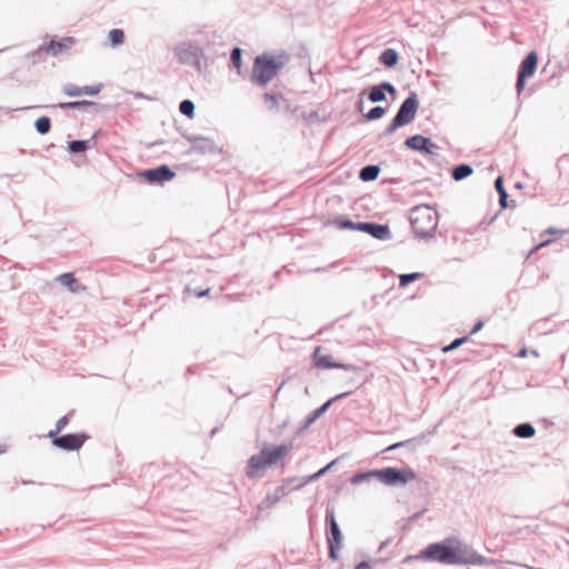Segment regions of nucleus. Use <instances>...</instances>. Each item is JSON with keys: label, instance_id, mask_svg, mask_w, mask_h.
I'll return each mask as SVG.
<instances>
[{"label": "nucleus", "instance_id": "obj_38", "mask_svg": "<svg viewBox=\"0 0 569 569\" xmlns=\"http://www.w3.org/2000/svg\"><path fill=\"white\" fill-rule=\"evenodd\" d=\"M421 276L422 274L420 272L402 273L399 276V286L401 288H405L409 286L411 282L420 279Z\"/></svg>", "mask_w": 569, "mask_h": 569}, {"label": "nucleus", "instance_id": "obj_34", "mask_svg": "<svg viewBox=\"0 0 569 569\" xmlns=\"http://www.w3.org/2000/svg\"><path fill=\"white\" fill-rule=\"evenodd\" d=\"M386 112H387V109L385 107L376 106V107L371 108L367 113H365L363 118L367 121H375V120L382 118L386 114Z\"/></svg>", "mask_w": 569, "mask_h": 569}, {"label": "nucleus", "instance_id": "obj_57", "mask_svg": "<svg viewBox=\"0 0 569 569\" xmlns=\"http://www.w3.org/2000/svg\"><path fill=\"white\" fill-rule=\"evenodd\" d=\"M24 485L33 483L32 481H23Z\"/></svg>", "mask_w": 569, "mask_h": 569}, {"label": "nucleus", "instance_id": "obj_13", "mask_svg": "<svg viewBox=\"0 0 569 569\" xmlns=\"http://www.w3.org/2000/svg\"><path fill=\"white\" fill-rule=\"evenodd\" d=\"M358 231L368 233L372 238L378 239V240L391 239V231L387 224L363 221V222H359Z\"/></svg>", "mask_w": 569, "mask_h": 569}, {"label": "nucleus", "instance_id": "obj_21", "mask_svg": "<svg viewBox=\"0 0 569 569\" xmlns=\"http://www.w3.org/2000/svg\"><path fill=\"white\" fill-rule=\"evenodd\" d=\"M398 60L399 54L392 48L385 49L379 56V62L386 68H393L398 63Z\"/></svg>", "mask_w": 569, "mask_h": 569}, {"label": "nucleus", "instance_id": "obj_49", "mask_svg": "<svg viewBox=\"0 0 569 569\" xmlns=\"http://www.w3.org/2000/svg\"><path fill=\"white\" fill-rule=\"evenodd\" d=\"M355 569H372L368 561H361Z\"/></svg>", "mask_w": 569, "mask_h": 569}, {"label": "nucleus", "instance_id": "obj_24", "mask_svg": "<svg viewBox=\"0 0 569 569\" xmlns=\"http://www.w3.org/2000/svg\"><path fill=\"white\" fill-rule=\"evenodd\" d=\"M512 433L518 438L529 439L536 435V429L530 422H522L513 428Z\"/></svg>", "mask_w": 569, "mask_h": 569}, {"label": "nucleus", "instance_id": "obj_7", "mask_svg": "<svg viewBox=\"0 0 569 569\" xmlns=\"http://www.w3.org/2000/svg\"><path fill=\"white\" fill-rule=\"evenodd\" d=\"M416 477V472L409 467L401 469L396 467L378 469V480L386 486H405L415 480Z\"/></svg>", "mask_w": 569, "mask_h": 569}, {"label": "nucleus", "instance_id": "obj_52", "mask_svg": "<svg viewBox=\"0 0 569 569\" xmlns=\"http://www.w3.org/2000/svg\"><path fill=\"white\" fill-rule=\"evenodd\" d=\"M362 106H363V102H362V99L360 98V100L357 102V109L359 111H362Z\"/></svg>", "mask_w": 569, "mask_h": 569}, {"label": "nucleus", "instance_id": "obj_31", "mask_svg": "<svg viewBox=\"0 0 569 569\" xmlns=\"http://www.w3.org/2000/svg\"><path fill=\"white\" fill-rule=\"evenodd\" d=\"M34 128L38 133L47 134L51 129V120L47 116L38 118L34 122Z\"/></svg>", "mask_w": 569, "mask_h": 569}, {"label": "nucleus", "instance_id": "obj_14", "mask_svg": "<svg viewBox=\"0 0 569 569\" xmlns=\"http://www.w3.org/2000/svg\"><path fill=\"white\" fill-rule=\"evenodd\" d=\"M351 395V391H346L342 393H339L335 396L333 398L327 400L325 403H322L319 408L311 411L303 420L302 429L309 428L317 419H319L329 408L330 406L340 399L347 398Z\"/></svg>", "mask_w": 569, "mask_h": 569}, {"label": "nucleus", "instance_id": "obj_42", "mask_svg": "<svg viewBox=\"0 0 569 569\" xmlns=\"http://www.w3.org/2000/svg\"><path fill=\"white\" fill-rule=\"evenodd\" d=\"M359 222H353L350 219H343L338 221L340 229L358 230Z\"/></svg>", "mask_w": 569, "mask_h": 569}, {"label": "nucleus", "instance_id": "obj_56", "mask_svg": "<svg viewBox=\"0 0 569 569\" xmlns=\"http://www.w3.org/2000/svg\"><path fill=\"white\" fill-rule=\"evenodd\" d=\"M549 232H550V233H553V232H555V229H553V228H550V229H549Z\"/></svg>", "mask_w": 569, "mask_h": 569}, {"label": "nucleus", "instance_id": "obj_2", "mask_svg": "<svg viewBox=\"0 0 569 569\" xmlns=\"http://www.w3.org/2000/svg\"><path fill=\"white\" fill-rule=\"evenodd\" d=\"M291 449V446L279 445L272 448L264 446L258 453L251 456L246 468V476L249 479L261 478L263 470L276 465Z\"/></svg>", "mask_w": 569, "mask_h": 569}, {"label": "nucleus", "instance_id": "obj_6", "mask_svg": "<svg viewBox=\"0 0 569 569\" xmlns=\"http://www.w3.org/2000/svg\"><path fill=\"white\" fill-rule=\"evenodd\" d=\"M326 523L328 526V550L329 558L333 561L339 558V549L342 547V532L336 520L335 509L327 508L326 510Z\"/></svg>", "mask_w": 569, "mask_h": 569}, {"label": "nucleus", "instance_id": "obj_48", "mask_svg": "<svg viewBox=\"0 0 569 569\" xmlns=\"http://www.w3.org/2000/svg\"><path fill=\"white\" fill-rule=\"evenodd\" d=\"M483 321L479 320L475 323L473 328L471 329L470 331V335H475L477 332H479L482 328H483Z\"/></svg>", "mask_w": 569, "mask_h": 569}, {"label": "nucleus", "instance_id": "obj_51", "mask_svg": "<svg viewBox=\"0 0 569 569\" xmlns=\"http://www.w3.org/2000/svg\"><path fill=\"white\" fill-rule=\"evenodd\" d=\"M210 289H206V290H201L199 292H197V296L198 297H204L209 293Z\"/></svg>", "mask_w": 569, "mask_h": 569}, {"label": "nucleus", "instance_id": "obj_10", "mask_svg": "<svg viewBox=\"0 0 569 569\" xmlns=\"http://www.w3.org/2000/svg\"><path fill=\"white\" fill-rule=\"evenodd\" d=\"M149 183L157 184L170 181L176 173L167 164H161L152 169L144 170L140 173Z\"/></svg>", "mask_w": 569, "mask_h": 569}, {"label": "nucleus", "instance_id": "obj_27", "mask_svg": "<svg viewBox=\"0 0 569 569\" xmlns=\"http://www.w3.org/2000/svg\"><path fill=\"white\" fill-rule=\"evenodd\" d=\"M371 478L378 479V469H372L365 472H357L351 477L350 481L352 485H360L365 481H369Z\"/></svg>", "mask_w": 569, "mask_h": 569}, {"label": "nucleus", "instance_id": "obj_15", "mask_svg": "<svg viewBox=\"0 0 569 569\" xmlns=\"http://www.w3.org/2000/svg\"><path fill=\"white\" fill-rule=\"evenodd\" d=\"M386 92L392 96L397 93L395 86L389 81H382L379 84L372 86L369 89L368 99L372 103L385 101Z\"/></svg>", "mask_w": 569, "mask_h": 569}, {"label": "nucleus", "instance_id": "obj_28", "mask_svg": "<svg viewBox=\"0 0 569 569\" xmlns=\"http://www.w3.org/2000/svg\"><path fill=\"white\" fill-rule=\"evenodd\" d=\"M495 188L499 194V204L501 208H507L508 207V203H507V199H508V193L503 187V179L501 176L497 177L496 180H495Z\"/></svg>", "mask_w": 569, "mask_h": 569}, {"label": "nucleus", "instance_id": "obj_40", "mask_svg": "<svg viewBox=\"0 0 569 569\" xmlns=\"http://www.w3.org/2000/svg\"><path fill=\"white\" fill-rule=\"evenodd\" d=\"M468 340V336L456 338L451 343L442 348V352L448 353L462 346Z\"/></svg>", "mask_w": 569, "mask_h": 569}, {"label": "nucleus", "instance_id": "obj_37", "mask_svg": "<svg viewBox=\"0 0 569 569\" xmlns=\"http://www.w3.org/2000/svg\"><path fill=\"white\" fill-rule=\"evenodd\" d=\"M179 111L191 119L194 116V103L189 99H184L179 104Z\"/></svg>", "mask_w": 569, "mask_h": 569}, {"label": "nucleus", "instance_id": "obj_35", "mask_svg": "<svg viewBox=\"0 0 569 569\" xmlns=\"http://www.w3.org/2000/svg\"><path fill=\"white\" fill-rule=\"evenodd\" d=\"M327 472H328V468L323 467L320 470H318L316 473H312L310 476H303V477H301V479H297L299 481V485L296 488H302L307 483L319 479Z\"/></svg>", "mask_w": 569, "mask_h": 569}, {"label": "nucleus", "instance_id": "obj_12", "mask_svg": "<svg viewBox=\"0 0 569 569\" xmlns=\"http://www.w3.org/2000/svg\"><path fill=\"white\" fill-rule=\"evenodd\" d=\"M88 438L89 436L83 432L62 435L56 439L54 447L66 451L79 450Z\"/></svg>", "mask_w": 569, "mask_h": 569}, {"label": "nucleus", "instance_id": "obj_45", "mask_svg": "<svg viewBox=\"0 0 569 569\" xmlns=\"http://www.w3.org/2000/svg\"><path fill=\"white\" fill-rule=\"evenodd\" d=\"M292 479H301V477H290V478L284 479L282 482L286 483V486L289 487V489H291V491L298 490L299 488H296V487L299 485V481L292 480Z\"/></svg>", "mask_w": 569, "mask_h": 569}, {"label": "nucleus", "instance_id": "obj_8", "mask_svg": "<svg viewBox=\"0 0 569 569\" xmlns=\"http://www.w3.org/2000/svg\"><path fill=\"white\" fill-rule=\"evenodd\" d=\"M418 109V94L415 91H411L400 104L395 118L399 120L403 126L409 124L415 119Z\"/></svg>", "mask_w": 569, "mask_h": 569}, {"label": "nucleus", "instance_id": "obj_36", "mask_svg": "<svg viewBox=\"0 0 569 569\" xmlns=\"http://www.w3.org/2000/svg\"><path fill=\"white\" fill-rule=\"evenodd\" d=\"M242 61V50L239 47H234L230 53V62L237 69L238 73H240Z\"/></svg>", "mask_w": 569, "mask_h": 569}, {"label": "nucleus", "instance_id": "obj_11", "mask_svg": "<svg viewBox=\"0 0 569 569\" xmlns=\"http://www.w3.org/2000/svg\"><path fill=\"white\" fill-rule=\"evenodd\" d=\"M320 347H317L313 352L315 366L319 369H343L346 371H355L357 367L351 363L336 362L331 360L330 355H320Z\"/></svg>", "mask_w": 569, "mask_h": 569}, {"label": "nucleus", "instance_id": "obj_50", "mask_svg": "<svg viewBox=\"0 0 569 569\" xmlns=\"http://www.w3.org/2000/svg\"><path fill=\"white\" fill-rule=\"evenodd\" d=\"M403 443H405V442H397V443H393V445L389 446L386 450H387V451L395 450V449H397V448H399V447L403 446Z\"/></svg>", "mask_w": 569, "mask_h": 569}, {"label": "nucleus", "instance_id": "obj_58", "mask_svg": "<svg viewBox=\"0 0 569 569\" xmlns=\"http://www.w3.org/2000/svg\"><path fill=\"white\" fill-rule=\"evenodd\" d=\"M137 97H144L143 93H137Z\"/></svg>", "mask_w": 569, "mask_h": 569}, {"label": "nucleus", "instance_id": "obj_39", "mask_svg": "<svg viewBox=\"0 0 569 569\" xmlns=\"http://www.w3.org/2000/svg\"><path fill=\"white\" fill-rule=\"evenodd\" d=\"M281 96L279 94H276V93H270V92H266L263 96H262V99L266 103L269 104V109L270 110H278V104H279V98Z\"/></svg>", "mask_w": 569, "mask_h": 569}, {"label": "nucleus", "instance_id": "obj_30", "mask_svg": "<svg viewBox=\"0 0 569 569\" xmlns=\"http://www.w3.org/2000/svg\"><path fill=\"white\" fill-rule=\"evenodd\" d=\"M124 32L122 29H112L108 33V40L111 47L116 48L124 42Z\"/></svg>", "mask_w": 569, "mask_h": 569}, {"label": "nucleus", "instance_id": "obj_18", "mask_svg": "<svg viewBox=\"0 0 569 569\" xmlns=\"http://www.w3.org/2000/svg\"><path fill=\"white\" fill-rule=\"evenodd\" d=\"M74 43L76 40L72 37H64L60 40H50V42L46 44V50L49 56L56 57L71 49Z\"/></svg>", "mask_w": 569, "mask_h": 569}, {"label": "nucleus", "instance_id": "obj_17", "mask_svg": "<svg viewBox=\"0 0 569 569\" xmlns=\"http://www.w3.org/2000/svg\"><path fill=\"white\" fill-rule=\"evenodd\" d=\"M101 89H102L101 83L96 84V86H83V87H78L73 83H68L63 87V92L68 97H79L82 94L96 96L101 91Z\"/></svg>", "mask_w": 569, "mask_h": 569}, {"label": "nucleus", "instance_id": "obj_16", "mask_svg": "<svg viewBox=\"0 0 569 569\" xmlns=\"http://www.w3.org/2000/svg\"><path fill=\"white\" fill-rule=\"evenodd\" d=\"M188 141L191 143V150L198 153H213L217 151L216 143L212 139L202 136H189Z\"/></svg>", "mask_w": 569, "mask_h": 569}, {"label": "nucleus", "instance_id": "obj_60", "mask_svg": "<svg viewBox=\"0 0 569 569\" xmlns=\"http://www.w3.org/2000/svg\"><path fill=\"white\" fill-rule=\"evenodd\" d=\"M281 387H282V385H281L280 387H278V389H277V393L281 390Z\"/></svg>", "mask_w": 569, "mask_h": 569}, {"label": "nucleus", "instance_id": "obj_1", "mask_svg": "<svg viewBox=\"0 0 569 569\" xmlns=\"http://www.w3.org/2000/svg\"><path fill=\"white\" fill-rule=\"evenodd\" d=\"M461 553H466V546L461 548L449 546L446 542H435L428 545L418 555L406 557L403 561L427 560L445 565H459Z\"/></svg>", "mask_w": 569, "mask_h": 569}, {"label": "nucleus", "instance_id": "obj_26", "mask_svg": "<svg viewBox=\"0 0 569 569\" xmlns=\"http://www.w3.org/2000/svg\"><path fill=\"white\" fill-rule=\"evenodd\" d=\"M57 281L62 286L67 287L71 292H77L79 289L77 279L70 272L59 274L57 277Z\"/></svg>", "mask_w": 569, "mask_h": 569}, {"label": "nucleus", "instance_id": "obj_22", "mask_svg": "<svg viewBox=\"0 0 569 569\" xmlns=\"http://www.w3.org/2000/svg\"><path fill=\"white\" fill-rule=\"evenodd\" d=\"M291 492V489H289V487L286 486V483H281L280 486H278L273 492L271 493H268L267 497H266V501L270 505V506H273L276 505L277 502H279L283 497H286L287 495H289Z\"/></svg>", "mask_w": 569, "mask_h": 569}, {"label": "nucleus", "instance_id": "obj_54", "mask_svg": "<svg viewBox=\"0 0 569 569\" xmlns=\"http://www.w3.org/2000/svg\"><path fill=\"white\" fill-rule=\"evenodd\" d=\"M527 353V350L526 349H521L520 352H519V356L520 357H525Z\"/></svg>", "mask_w": 569, "mask_h": 569}, {"label": "nucleus", "instance_id": "obj_5", "mask_svg": "<svg viewBox=\"0 0 569 569\" xmlns=\"http://www.w3.org/2000/svg\"><path fill=\"white\" fill-rule=\"evenodd\" d=\"M174 57L183 66H190L197 71L203 70L202 60H206L204 50L197 40H187L173 48Z\"/></svg>", "mask_w": 569, "mask_h": 569}, {"label": "nucleus", "instance_id": "obj_4", "mask_svg": "<svg viewBox=\"0 0 569 569\" xmlns=\"http://www.w3.org/2000/svg\"><path fill=\"white\" fill-rule=\"evenodd\" d=\"M283 62L271 54L258 56L253 61L251 81L266 86L283 68Z\"/></svg>", "mask_w": 569, "mask_h": 569}, {"label": "nucleus", "instance_id": "obj_3", "mask_svg": "<svg viewBox=\"0 0 569 569\" xmlns=\"http://www.w3.org/2000/svg\"><path fill=\"white\" fill-rule=\"evenodd\" d=\"M410 224L417 238H432L438 226V212L427 206L421 204L415 207L410 212Z\"/></svg>", "mask_w": 569, "mask_h": 569}, {"label": "nucleus", "instance_id": "obj_32", "mask_svg": "<svg viewBox=\"0 0 569 569\" xmlns=\"http://www.w3.org/2000/svg\"><path fill=\"white\" fill-rule=\"evenodd\" d=\"M88 106H91L89 100H79V101L60 102L57 107L60 109H63V110H68V109L88 110Z\"/></svg>", "mask_w": 569, "mask_h": 569}, {"label": "nucleus", "instance_id": "obj_33", "mask_svg": "<svg viewBox=\"0 0 569 569\" xmlns=\"http://www.w3.org/2000/svg\"><path fill=\"white\" fill-rule=\"evenodd\" d=\"M88 140H72L69 142L68 150L71 153H82L89 149Z\"/></svg>", "mask_w": 569, "mask_h": 569}, {"label": "nucleus", "instance_id": "obj_41", "mask_svg": "<svg viewBox=\"0 0 569 569\" xmlns=\"http://www.w3.org/2000/svg\"><path fill=\"white\" fill-rule=\"evenodd\" d=\"M91 106H88L87 111H93V112H107L110 110V107L107 104H101L94 101H90Z\"/></svg>", "mask_w": 569, "mask_h": 569}, {"label": "nucleus", "instance_id": "obj_44", "mask_svg": "<svg viewBox=\"0 0 569 569\" xmlns=\"http://www.w3.org/2000/svg\"><path fill=\"white\" fill-rule=\"evenodd\" d=\"M71 416H72V412H70V413H68V415H66V416L61 417V418L57 421V423H56V428H57L58 430L62 431V430L67 427V425L69 423V421H70V417H71Z\"/></svg>", "mask_w": 569, "mask_h": 569}, {"label": "nucleus", "instance_id": "obj_25", "mask_svg": "<svg viewBox=\"0 0 569 569\" xmlns=\"http://www.w3.org/2000/svg\"><path fill=\"white\" fill-rule=\"evenodd\" d=\"M473 173V169L470 164L460 163L452 168L451 177L455 181H461Z\"/></svg>", "mask_w": 569, "mask_h": 569}, {"label": "nucleus", "instance_id": "obj_53", "mask_svg": "<svg viewBox=\"0 0 569 569\" xmlns=\"http://www.w3.org/2000/svg\"><path fill=\"white\" fill-rule=\"evenodd\" d=\"M336 463V460L329 462L327 466H325L326 468H328V471L331 470L332 466Z\"/></svg>", "mask_w": 569, "mask_h": 569}, {"label": "nucleus", "instance_id": "obj_47", "mask_svg": "<svg viewBox=\"0 0 569 569\" xmlns=\"http://www.w3.org/2000/svg\"><path fill=\"white\" fill-rule=\"evenodd\" d=\"M60 432H61V431H60V430H58L57 428H54V429H52V430H50V431L48 432V435H47V436H48L50 439H52V445H53V446H54V441H56V439L60 438V436H59V433H60Z\"/></svg>", "mask_w": 569, "mask_h": 569}, {"label": "nucleus", "instance_id": "obj_9", "mask_svg": "<svg viewBox=\"0 0 569 569\" xmlns=\"http://www.w3.org/2000/svg\"><path fill=\"white\" fill-rule=\"evenodd\" d=\"M405 146L411 150L430 156H438L439 147L430 138L413 134L405 140Z\"/></svg>", "mask_w": 569, "mask_h": 569}, {"label": "nucleus", "instance_id": "obj_46", "mask_svg": "<svg viewBox=\"0 0 569 569\" xmlns=\"http://www.w3.org/2000/svg\"><path fill=\"white\" fill-rule=\"evenodd\" d=\"M526 77L517 74L516 89L518 94L523 90L526 84Z\"/></svg>", "mask_w": 569, "mask_h": 569}, {"label": "nucleus", "instance_id": "obj_55", "mask_svg": "<svg viewBox=\"0 0 569 569\" xmlns=\"http://www.w3.org/2000/svg\"><path fill=\"white\" fill-rule=\"evenodd\" d=\"M218 431V428H213L211 431H210V437H213Z\"/></svg>", "mask_w": 569, "mask_h": 569}, {"label": "nucleus", "instance_id": "obj_29", "mask_svg": "<svg viewBox=\"0 0 569 569\" xmlns=\"http://www.w3.org/2000/svg\"><path fill=\"white\" fill-rule=\"evenodd\" d=\"M49 53L46 50V44L40 46L37 50L31 51L26 56L28 60H30L33 64L42 62L46 60Z\"/></svg>", "mask_w": 569, "mask_h": 569}, {"label": "nucleus", "instance_id": "obj_20", "mask_svg": "<svg viewBox=\"0 0 569 569\" xmlns=\"http://www.w3.org/2000/svg\"><path fill=\"white\" fill-rule=\"evenodd\" d=\"M459 565H487L489 561L486 557L479 555L476 551H468L466 547V553L460 555Z\"/></svg>", "mask_w": 569, "mask_h": 569}, {"label": "nucleus", "instance_id": "obj_19", "mask_svg": "<svg viewBox=\"0 0 569 569\" xmlns=\"http://www.w3.org/2000/svg\"><path fill=\"white\" fill-rule=\"evenodd\" d=\"M538 64V54L535 51L529 52L526 58L521 61L518 74L529 78L531 77Z\"/></svg>", "mask_w": 569, "mask_h": 569}, {"label": "nucleus", "instance_id": "obj_23", "mask_svg": "<svg viewBox=\"0 0 569 569\" xmlns=\"http://www.w3.org/2000/svg\"><path fill=\"white\" fill-rule=\"evenodd\" d=\"M380 173V167L377 164H368L360 169L359 178L363 182L375 181Z\"/></svg>", "mask_w": 569, "mask_h": 569}, {"label": "nucleus", "instance_id": "obj_59", "mask_svg": "<svg viewBox=\"0 0 569 569\" xmlns=\"http://www.w3.org/2000/svg\"><path fill=\"white\" fill-rule=\"evenodd\" d=\"M6 449L4 448H0V453L4 452Z\"/></svg>", "mask_w": 569, "mask_h": 569}, {"label": "nucleus", "instance_id": "obj_43", "mask_svg": "<svg viewBox=\"0 0 569 569\" xmlns=\"http://www.w3.org/2000/svg\"><path fill=\"white\" fill-rule=\"evenodd\" d=\"M401 127H403V124L399 120L393 118L390 124L386 128L385 134H392L396 130H398Z\"/></svg>", "mask_w": 569, "mask_h": 569}]
</instances>
